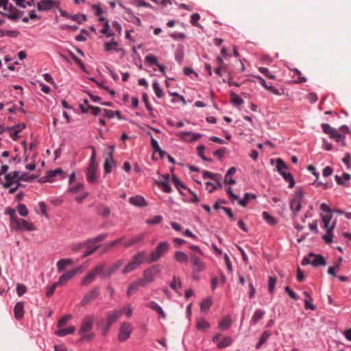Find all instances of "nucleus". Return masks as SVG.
<instances>
[{"label":"nucleus","mask_w":351,"mask_h":351,"mask_svg":"<svg viewBox=\"0 0 351 351\" xmlns=\"http://www.w3.org/2000/svg\"><path fill=\"white\" fill-rule=\"evenodd\" d=\"M5 214L10 217V228L16 232L36 230L35 225L16 215V209L8 207L5 210Z\"/></svg>","instance_id":"nucleus-1"},{"label":"nucleus","mask_w":351,"mask_h":351,"mask_svg":"<svg viewBox=\"0 0 351 351\" xmlns=\"http://www.w3.org/2000/svg\"><path fill=\"white\" fill-rule=\"evenodd\" d=\"M90 8L95 16L97 17L98 22L102 26V28L99 30L100 34L106 36L107 38L113 37L115 35V32L110 28L109 21L104 16V14L106 11L100 4H93Z\"/></svg>","instance_id":"nucleus-2"},{"label":"nucleus","mask_w":351,"mask_h":351,"mask_svg":"<svg viewBox=\"0 0 351 351\" xmlns=\"http://www.w3.org/2000/svg\"><path fill=\"white\" fill-rule=\"evenodd\" d=\"M93 323V316L87 315L84 317L79 330L81 341H91L95 338V333L92 331Z\"/></svg>","instance_id":"nucleus-3"},{"label":"nucleus","mask_w":351,"mask_h":351,"mask_svg":"<svg viewBox=\"0 0 351 351\" xmlns=\"http://www.w3.org/2000/svg\"><path fill=\"white\" fill-rule=\"evenodd\" d=\"M275 164L276 171L282 177L284 180L288 183V187L289 189L293 188L295 182L293 175L289 172L288 165L280 158L276 159Z\"/></svg>","instance_id":"nucleus-4"},{"label":"nucleus","mask_w":351,"mask_h":351,"mask_svg":"<svg viewBox=\"0 0 351 351\" xmlns=\"http://www.w3.org/2000/svg\"><path fill=\"white\" fill-rule=\"evenodd\" d=\"M145 64L152 69L153 75L156 76H166V66L159 62L158 58L153 55L148 54L145 57Z\"/></svg>","instance_id":"nucleus-5"},{"label":"nucleus","mask_w":351,"mask_h":351,"mask_svg":"<svg viewBox=\"0 0 351 351\" xmlns=\"http://www.w3.org/2000/svg\"><path fill=\"white\" fill-rule=\"evenodd\" d=\"M103 49L108 54L117 53L121 58L125 55V51L122 45L114 38L104 42Z\"/></svg>","instance_id":"nucleus-6"},{"label":"nucleus","mask_w":351,"mask_h":351,"mask_svg":"<svg viewBox=\"0 0 351 351\" xmlns=\"http://www.w3.org/2000/svg\"><path fill=\"white\" fill-rule=\"evenodd\" d=\"M320 210L324 213L321 214V219L322 228L326 229L335 228L336 223H331L332 215V210L326 203H322L319 206Z\"/></svg>","instance_id":"nucleus-7"},{"label":"nucleus","mask_w":351,"mask_h":351,"mask_svg":"<svg viewBox=\"0 0 351 351\" xmlns=\"http://www.w3.org/2000/svg\"><path fill=\"white\" fill-rule=\"evenodd\" d=\"M19 171H11L5 176L4 182L1 184L4 188L10 189V193H14L19 189Z\"/></svg>","instance_id":"nucleus-8"},{"label":"nucleus","mask_w":351,"mask_h":351,"mask_svg":"<svg viewBox=\"0 0 351 351\" xmlns=\"http://www.w3.org/2000/svg\"><path fill=\"white\" fill-rule=\"evenodd\" d=\"M169 248L170 244L169 242H160L155 250L150 253L147 262L152 263L157 261L160 257L164 256L169 251Z\"/></svg>","instance_id":"nucleus-9"},{"label":"nucleus","mask_w":351,"mask_h":351,"mask_svg":"<svg viewBox=\"0 0 351 351\" xmlns=\"http://www.w3.org/2000/svg\"><path fill=\"white\" fill-rule=\"evenodd\" d=\"M0 12L9 19H17L19 18L18 10L11 5L8 0H0Z\"/></svg>","instance_id":"nucleus-10"},{"label":"nucleus","mask_w":351,"mask_h":351,"mask_svg":"<svg viewBox=\"0 0 351 351\" xmlns=\"http://www.w3.org/2000/svg\"><path fill=\"white\" fill-rule=\"evenodd\" d=\"M226 193L232 202L238 201V204L243 207L247 206L250 199H256V195L255 194L246 193H245L243 198L239 199V197L233 193L232 189L230 186H228L226 189Z\"/></svg>","instance_id":"nucleus-11"},{"label":"nucleus","mask_w":351,"mask_h":351,"mask_svg":"<svg viewBox=\"0 0 351 351\" xmlns=\"http://www.w3.org/2000/svg\"><path fill=\"white\" fill-rule=\"evenodd\" d=\"M66 177V173L61 168L49 170L47 171L45 176L42 177L43 182H54L58 180H64Z\"/></svg>","instance_id":"nucleus-12"},{"label":"nucleus","mask_w":351,"mask_h":351,"mask_svg":"<svg viewBox=\"0 0 351 351\" xmlns=\"http://www.w3.org/2000/svg\"><path fill=\"white\" fill-rule=\"evenodd\" d=\"M323 132L329 136L332 139H334L336 142H341L343 145H346V138L339 130H336L332 128L328 123H322L321 125Z\"/></svg>","instance_id":"nucleus-13"},{"label":"nucleus","mask_w":351,"mask_h":351,"mask_svg":"<svg viewBox=\"0 0 351 351\" xmlns=\"http://www.w3.org/2000/svg\"><path fill=\"white\" fill-rule=\"evenodd\" d=\"M86 181L90 184H96L98 182L99 178V165H88L84 169Z\"/></svg>","instance_id":"nucleus-14"},{"label":"nucleus","mask_w":351,"mask_h":351,"mask_svg":"<svg viewBox=\"0 0 351 351\" xmlns=\"http://www.w3.org/2000/svg\"><path fill=\"white\" fill-rule=\"evenodd\" d=\"M68 191L73 193L81 192V194L75 197L77 203H81L88 196V193L84 190V184L82 183H73L69 185Z\"/></svg>","instance_id":"nucleus-15"},{"label":"nucleus","mask_w":351,"mask_h":351,"mask_svg":"<svg viewBox=\"0 0 351 351\" xmlns=\"http://www.w3.org/2000/svg\"><path fill=\"white\" fill-rule=\"evenodd\" d=\"M212 341L213 343H216L217 348L219 349H223L227 348L233 342V339L230 336H223L222 337L221 334L217 333L215 334L213 338Z\"/></svg>","instance_id":"nucleus-16"},{"label":"nucleus","mask_w":351,"mask_h":351,"mask_svg":"<svg viewBox=\"0 0 351 351\" xmlns=\"http://www.w3.org/2000/svg\"><path fill=\"white\" fill-rule=\"evenodd\" d=\"M176 136L185 143H193L202 137V134L188 131L178 132L176 134Z\"/></svg>","instance_id":"nucleus-17"},{"label":"nucleus","mask_w":351,"mask_h":351,"mask_svg":"<svg viewBox=\"0 0 351 351\" xmlns=\"http://www.w3.org/2000/svg\"><path fill=\"white\" fill-rule=\"evenodd\" d=\"M304 199V193L302 190H297L290 202V208L294 213H298L301 210L302 203Z\"/></svg>","instance_id":"nucleus-18"},{"label":"nucleus","mask_w":351,"mask_h":351,"mask_svg":"<svg viewBox=\"0 0 351 351\" xmlns=\"http://www.w3.org/2000/svg\"><path fill=\"white\" fill-rule=\"evenodd\" d=\"M104 266L103 265H99L96 267L93 271L89 272L86 276H84L82 280V285H87L90 284L91 282L93 281L95 279V277L96 275H100L103 274L104 276L106 275L104 272ZM112 271L108 272L107 274H110L112 273Z\"/></svg>","instance_id":"nucleus-19"},{"label":"nucleus","mask_w":351,"mask_h":351,"mask_svg":"<svg viewBox=\"0 0 351 351\" xmlns=\"http://www.w3.org/2000/svg\"><path fill=\"white\" fill-rule=\"evenodd\" d=\"M191 260L193 265V278L195 280H198L199 277L197 274L205 269V263L199 257L197 256H193L191 257Z\"/></svg>","instance_id":"nucleus-20"},{"label":"nucleus","mask_w":351,"mask_h":351,"mask_svg":"<svg viewBox=\"0 0 351 351\" xmlns=\"http://www.w3.org/2000/svg\"><path fill=\"white\" fill-rule=\"evenodd\" d=\"M132 332V326L130 323L124 322L121 324L118 335V339L122 342L127 340Z\"/></svg>","instance_id":"nucleus-21"},{"label":"nucleus","mask_w":351,"mask_h":351,"mask_svg":"<svg viewBox=\"0 0 351 351\" xmlns=\"http://www.w3.org/2000/svg\"><path fill=\"white\" fill-rule=\"evenodd\" d=\"M26 128V124L20 123L16 125H14L11 128H7V131L8 132L9 136L13 140H18L21 136L20 133Z\"/></svg>","instance_id":"nucleus-22"},{"label":"nucleus","mask_w":351,"mask_h":351,"mask_svg":"<svg viewBox=\"0 0 351 351\" xmlns=\"http://www.w3.org/2000/svg\"><path fill=\"white\" fill-rule=\"evenodd\" d=\"M122 315V311L117 310L113 311L108 313L107 317V325L104 329V335H106L109 328H110L111 325L117 322Z\"/></svg>","instance_id":"nucleus-23"},{"label":"nucleus","mask_w":351,"mask_h":351,"mask_svg":"<svg viewBox=\"0 0 351 351\" xmlns=\"http://www.w3.org/2000/svg\"><path fill=\"white\" fill-rule=\"evenodd\" d=\"M56 5L55 0H40L37 2L36 8L38 11L47 12L54 9Z\"/></svg>","instance_id":"nucleus-24"},{"label":"nucleus","mask_w":351,"mask_h":351,"mask_svg":"<svg viewBox=\"0 0 351 351\" xmlns=\"http://www.w3.org/2000/svg\"><path fill=\"white\" fill-rule=\"evenodd\" d=\"M306 262V263H309L313 266L317 267L319 265H325L326 261L322 255H316L313 254H310L308 255V258H304L303 262ZM304 264V263H302Z\"/></svg>","instance_id":"nucleus-25"},{"label":"nucleus","mask_w":351,"mask_h":351,"mask_svg":"<svg viewBox=\"0 0 351 351\" xmlns=\"http://www.w3.org/2000/svg\"><path fill=\"white\" fill-rule=\"evenodd\" d=\"M113 148L112 147V150L109 152L107 157L105 159L104 165V171L105 174L110 173L113 167L115 166V161L113 157Z\"/></svg>","instance_id":"nucleus-26"},{"label":"nucleus","mask_w":351,"mask_h":351,"mask_svg":"<svg viewBox=\"0 0 351 351\" xmlns=\"http://www.w3.org/2000/svg\"><path fill=\"white\" fill-rule=\"evenodd\" d=\"M80 268L77 267L72 271H69L64 273L57 282L60 286L64 285L69 280H70L77 273L80 272Z\"/></svg>","instance_id":"nucleus-27"},{"label":"nucleus","mask_w":351,"mask_h":351,"mask_svg":"<svg viewBox=\"0 0 351 351\" xmlns=\"http://www.w3.org/2000/svg\"><path fill=\"white\" fill-rule=\"evenodd\" d=\"M157 271L154 267L145 270L143 279L140 280L141 286L144 287L146 283L152 282L154 279L155 273Z\"/></svg>","instance_id":"nucleus-28"},{"label":"nucleus","mask_w":351,"mask_h":351,"mask_svg":"<svg viewBox=\"0 0 351 351\" xmlns=\"http://www.w3.org/2000/svg\"><path fill=\"white\" fill-rule=\"evenodd\" d=\"M195 327L199 331L207 332L210 328V324L206 318L200 317L196 319Z\"/></svg>","instance_id":"nucleus-29"},{"label":"nucleus","mask_w":351,"mask_h":351,"mask_svg":"<svg viewBox=\"0 0 351 351\" xmlns=\"http://www.w3.org/2000/svg\"><path fill=\"white\" fill-rule=\"evenodd\" d=\"M232 324L231 316L228 315L223 317L218 322V329L220 330H227Z\"/></svg>","instance_id":"nucleus-30"},{"label":"nucleus","mask_w":351,"mask_h":351,"mask_svg":"<svg viewBox=\"0 0 351 351\" xmlns=\"http://www.w3.org/2000/svg\"><path fill=\"white\" fill-rule=\"evenodd\" d=\"M25 311H24V302H17L14 307V315L15 319L20 320L24 316Z\"/></svg>","instance_id":"nucleus-31"},{"label":"nucleus","mask_w":351,"mask_h":351,"mask_svg":"<svg viewBox=\"0 0 351 351\" xmlns=\"http://www.w3.org/2000/svg\"><path fill=\"white\" fill-rule=\"evenodd\" d=\"M237 171V169L234 167H230L224 178V184L228 185H233L236 183V180L233 178L234 175Z\"/></svg>","instance_id":"nucleus-32"},{"label":"nucleus","mask_w":351,"mask_h":351,"mask_svg":"<svg viewBox=\"0 0 351 351\" xmlns=\"http://www.w3.org/2000/svg\"><path fill=\"white\" fill-rule=\"evenodd\" d=\"M129 202L131 204L138 207H144L147 206L146 200L143 196L141 195H136L130 197Z\"/></svg>","instance_id":"nucleus-33"},{"label":"nucleus","mask_w":351,"mask_h":351,"mask_svg":"<svg viewBox=\"0 0 351 351\" xmlns=\"http://www.w3.org/2000/svg\"><path fill=\"white\" fill-rule=\"evenodd\" d=\"M99 292L98 289H95L92 290L90 292L87 293L82 300V304L83 305H86L89 304L92 300L97 298L99 296Z\"/></svg>","instance_id":"nucleus-34"},{"label":"nucleus","mask_w":351,"mask_h":351,"mask_svg":"<svg viewBox=\"0 0 351 351\" xmlns=\"http://www.w3.org/2000/svg\"><path fill=\"white\" fill-rule=\"evenodd\" d=\"M171 182L174 184L175 187L180 192V193L184 195L183 190L189 189L184 184V183L175 175H172L171 176Z\"/></svg>","instance_id":"nucleus-35"},{"label":"nucleus","mask_w":351,"mask_h":351,"mask_svg":"<svg viewBox=\"0 0 351 351\" xmlns=\"http://www.w3.org/2000/svg\"><path fill=\"white\" fill-rule=\"evenodd\" d=\"M80 108L83 113H88L90 110L92 114L97 116L101 112V109L97 106H93L91 105H88V107H85L83 104H80Z\"/></svg>","instance_id":"nucleus-36"},{"label":"nucleus","mask_w":351,"mask_h":351,"mask_svg":"<svg viewBox=\"0 0 351 351\" xmlns=\"http://www.w3.org/2000/svg\"><path fill=\"white\" fill-rule=\"evenodd\" d=\"M213 299L211 297H207L200 302V311L202 313H207L213 305Z\"/></svg>","instance_id":"nucleus-37"},{"label":"nucleus","mask_w":351,"mask_h":351,"mask_svg":"<svg viewBox=\"0 0 351 351\" xmlns=\"http://www.w3.org/2000/svg\"><path fill=\"white\" fill-rule=\"evenodd\" d=\"M75 331V327L70 326L68 328H63L62 327L55 331V335L58 337H64L70 334H73Z\"/></svg>","instance_id":"nucleus-38"},{"label":"nucleus","mask_w":351,"mask_h":351,"mask_svg":"<svg viewBox=\"0 0 351 351\" xmlns=\"http://www.w3.org/2000/svg\"><path fill=\"white\" fill-rule=\"evenodd\" d=\"M335 181L339 185L348 186L350 176L348 173H343L341 176H335Z\"/></svg>","instance_id":"nucleus-39"},{"label":"nucleus","mask_w":351,"mask_h":351,"mask_svg":"<svg viewBox=\"0 0 351 351\" xmlns=\"http://www.w3.org/2000/svg\"><path fill=\"white\" fill-rule=\"evenodd\" d=\"M305 299H304V308L306 310H312L314 311L316 308L315 305L313 304V299L310 295V293L307 291H304L303 293Z\"/></svg>","instance_id":"nucleus-40"},{"label":"nucleus","mask_w":351,"mask_h":351,"mask_svg":"<svg viewBox=\"0 0 351 351\" xmlns=\"http://www.w3.org/2000/svg\"><path fill=\"white\" fill-rule=\"evenodd\" d=\"M169 95L172 97V99H171V102L172 104H176V103H182L183 105L186 104V101L185 98L180 95L179 93L176 92H170L168 91Z\"/></svg>","instance_id":"nucleus-41"},{"label":"nucleus","mask_w":351,"mask_h":351,"mask_svg":"<svg viewBox=\"0 0 351 351\" xmlns=\"http://www.w3.org/2000/svg\"><path fill=\"white\" fill-rule=\"evenodd\" d=\"M271 333L269 330H265L261 335L258 342L256 345V349H260L263 344L266 343L268 339L270 337Z\"/></svg>","instance_id":"nucleus-42"},{"label":"nucleus","mask_w":351,"mask_h":351,"mask_svg":"<svg viewBox=\"0 0 351 351\" xmlns=\"http://www.w3.org/2000/svg\"><path fill=\"white\" fill-rule=\"evenodd\" d=\"M291 71L293 73V78L295 83L302 84L306 82V79L302 75L301 72L298 69H292Z\"/></svg>","instance_id":"nucleus-43"},{"label":"nucleus","mask_w":351,"mask_h":351,"mask_svg":"<svg viewBox=\"0 0 351 351\" xmlns=\"http://www.w3.org/2000/svg\"><path fill=\"white\" fill-rule=\"evenodd\" d=\"M1 37L8 36L11 38H16L19 35V32L17 29H1L0 30Z\"/></svg>","instance_id":"nucleus-44"},{"label":"nucleus","mask_w":351,"mask_h":351,"mask_svg":"<svg viewBox=\"0 0 351 351\" xmlns=\"http://www.w3.org/2000/svg\"><path fill=\"white\" fill-rule=\"evenodd\" d=\"M73 263L72 260L70 258H64L58 261L57 263V268L59 272H61L65 269V268L71 265Z\"/></svg>","instance_id":"nucleus-45"},{"label":"nucleus","mask_w":351,"mask_h":351,"mask_svg":"<svg viewBox=\"0 0 351 351\" xmlns=\"http://www.w3.org/2000/svg\"><path fill=\"white\" fill-rule=\"evenodd\" d=\"M197 156L204 161H210L211 160L206 156V148L203 145H199L196 148Z\"/></svg>","instance_id":"nucleus-46"},{"label":"nucleus","mask_w":351,"mask_h":351,"mask_svg":"<svg viewBox=\"0 0 351 351\" xmlns=\"http://www.w3.org/2000/svg\"><path fill=\"white\" fill-rule=\"evenodd\" d=\"M144 234H141L139 235L134 236L129 241L124 242L123 246L124 247H130L133 245H135L139 242H141L143 238H144Z\"/></svg>","instance_id":"nucleus-47"},{"label":"nucleus","mask_w":351,"mask_h":351,"mask_svg":"<svg viewBox=\"0 0 351 351\" xmlns=\"http://www.w3.org/2000/svg\"><path fill=\"white\" fill-rule=\"evenodd\" d=\"M144 234H141L139 235L134 236L129 241L124 242L123 246L124 247H130L133 245H135L139 242H141L143 238H144Z\"/></svg>","instance_id":"nucleus-48"},{"label":"nucleus","mask_w":351,"mask_h":351,"mask_svg":"<svg viewBox=\"0 0 351 351\" xmlns=\"http://www.w3.org/2000/svg\"><path fill=\"white\" fill-rule=\"evenodd\" d=\"M230 99L231 104L235 106H240L243 104V99L235 93H230Z\"/></svg>","instance_id":"nucleus-49"},{"label":"nucleus","mask_w":351,"mask_h":351,"mask_svg":"<svg viewBox=\"0 0 351 351\" xmlns=\"http://www.w3.org/2000/svg\"><path fill=\"white\" fill-rule=\"evenodd\" d=\"M277 282V278L274 276L268 277V291L271 295H274Z\"/></svg>","instance_id":"nucleus-50"},{"label":"nucleus","mask_w":351,"mask_h":351,"mask_svg":"<svg viewBox=\"0 0 351 351\" xmlns=\"http://www.w3.org/2000/svg\"><path fill=\"white\" fill-rule=\"evenodd\" d=\"M149 308H152L160 314L162 317H165V313L162 308L155 302L151 301L145 304Z\"/></svg>","instance_id":"nucleus-51"},{"label":"nucleus","mask_w":351,"mask_h":351,"mask_svg":"<svg viewBox=\"0 0 351 351\" xmlns=\"http://www.w3.org/2000/svg\"><path fill=\"white\" fill-rule=\"evenodd\" d=\"M265 315V312L261 309H256L251 319V324H256L260 319H261Z\"/></svg>","instance_id":"nucleus-52"},{"label":"nucleus","mask_w":351,"mask_h":351,"mask_svg":"<svg viewBox=\"0 0 351 351\" xmlns=\"http://www.w3.org/2000/svg\"><path fill=\"white\" fill-rule=\"evenodd\" d=\"M174 258L176 261L180 263H185L188 261V256L183 252L176 251Z\"/></svg>","instance_id":"nucleus-53"},{"label":"nucleus","mask_w":351,"mask_h":351,"mask_svg":"<svg viewBox=\"0 0 351 351\" xmlns=\"http://www.w3.org/2000/svg\"><path fill=\"white\" fill-rule=\"evenodd\" d=\"M152 87L154 93L158 98H162L164 97L165 93L163 92V90L162 89L159 83L157 81L153 82Z\"/></svg>","instance_id":"nucleus-54"},{"label":"nucleus","mask_w":351,"mask_h":351,"mask_svg":"<svg viewBox=\"0 0 351 351\" xmlns=\"http://www.w3.org/2000/svg\"><path fill=\"white\" fill-rule=\"evenodd\" d=\"M156 185L165 193H169L171 192V188L168 182L157 181Z\"/></svg>","instance_id":"nucleus-55"},{"label":"nucleus","mask_w":351,"mask_h":351,"mask_svg":"<svg viewBox=\"0 0 351 351\" xmlns=\"http://www.w3.org/2000/svg\"><path fill=\"white\" fill-rule=\"evenodd\" d=\"M335 228L326 229V234L322 237L323 240L327 244H330L333 239V230Z\"/></svg>","instance_id":"nucleus-56"},{"label":"nucleus","mask_w":351,"mask_h":351,"mask_svg":"<svg viewBox=\"0 0 351 351\" xmlns=\"http://www.w3.org/2000/svg\"><path fill=\"white\" fill-rule=\"evenodd\" d=\"M263 218L265 221H267V223L274 226L277 223V221L272 215H271L268 212L264 211L262 214Z\"/></svg>","instance_id":"nucleus-57"},{"label":"nucleus","mask_w":351,"mask_h":351,"mask_svg":"<svg viewBox=\"0 0 351 351\" xmlns=\"http://www.w3.org/2000/svg\"><path fill=\"white\" fill-rule=\"evenodd\" d=\"M226 153L227 149L226 147H220L213 152V156L218 160H221Z\"/></svg>","instance_id":"nucleus-58"},{"label":"nucleus","mask_w":351,"mask_h":351,"mask_svg":"<svg viewBox=\"0 0 351 351\" xmlns=\"http://www.w3.org/2000/svg\"><path fill=\"white\" fill-rule=\"evenodd\" d=\"M199 19L200 15L198 13H194L191 16L190 23L194 27L202 28L201 25L199 23Z\"/></svg>","instance_id":"nucleus-59"},{"label":"nucleus","mask_w":351,"mask_h":351,"mask_svg":"<svg viewBox=\"0 0 351 351\" xmlns=\"http://www.w3.org/2000/svg\"><path fill=\"white\" fill-rule=\"evenodd\" d=\"M141 286L140 280L134 283L131 284L129 286V288L127 291V295L128 297H130L134 292H136L138 287Z\"/></svg>","instance_id":"nucleus-60"},{"label":"nucleus","mask_w":351,"mask_h":351,"mask_svg":"<svg viewBox=\"0 0 351 351\" xmlns=\"http://www.w3.org/2000/svg\"><path fill=\"white\" fill-rule=\"evenodd\" d=\"M19 214L22 217H27L29 214V211L26 206L23 204H19L17 207L16 210Z\"/></svg>","instance_id":"nucleus-61"},{"label":"nucleus","mask_w":351,"mask_h":351,"mask_svg":"<svg viewBox=\"0 0 351 351\" xmlns=\"http://www.w3.org/2000/svg\"><path fill=\"white\" fill-rule=\"evenodd\" d=\"M132 261L136 263L137 265L143 263L145 261V252H141L137 253L133 258Z\"/></svg>","instance_id":"nucleus-62"},{"label":"nucleus","mask_w":351,"mask_h":351,"mask_svg":"<svg viewBox=\"0 0 351 351\" xmlns=\"http://www.w3.org/2000/svg\"><path fill=\"white\" fill-rule=\"evenodd\" d=\"M72 319L71 315H66L62 317L58 322L57 326L60 328L63 327L66 324Z\"/></svg>","instance_id":"nucleus-63"},{"label":"nucleus","mask_w":351,"mask_h":351,"mask_svg":"<svg viewBox=\"0 0 351 351\" xmlns=\"http://www.w3.org/2000/svg\"><path fill=\"white\" fill-rule=\"evenodd\" d=\"M169 37L175 40H183L186 38V35L182 32H172L169 34Z\"/></svg>","instance_id":"nucleus-64"}]
</instances>
